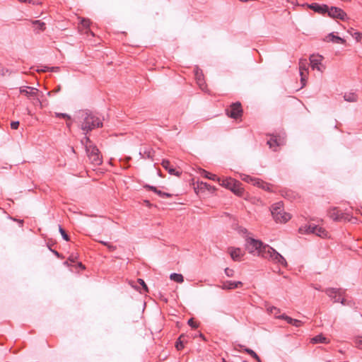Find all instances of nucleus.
I'll return each mask as SVG.
<instances>
[{"mask_svg": "<svg viewBox=\"0 0 362 362\" xmlns=\"http://www.w3.org/2000/svg\"><path fill=\"white\" fill-rule=\"evenodd\" d=\"M81 118L83 121L81 122V128L85 134L95 128L103 126L101 120L90 112H83Z\"/></svg>", "mask_w": 362, "mask_h": 362, "instance_id": "f257e3e1", "label": "nucleus"}, {"mask_svg": "<svg viewBox=\"0 0 362 362\" xmlns=\"http://www.w3.org/2000/svg\"><path fill=\"white\" fill-rule=\"evenodd\" d=\"M261 257L274 263L279 264L284 267L287 265L285 258L269 245H265L264 247H263Z\"/></svg>", "mask_w": 362, "mask_h": 362, "instance_id": "f03ea898", "label": "nucleus"}, {"mask_svg": "<svg viewBox=\"0 0 362 362\" xmlns=\"http://www.w3.org/2000/svg\"><path fill=\"white\" fill-rule=\"evenodd\" d=\"M20 93L25 95L34 106L42 107V104L40 98V90L31 86H23L20 88ZM42 95V93H41Z\"/></svg>", "mask_w": 362, "mask_h": 362, "instance_id": "7ed1b4c3", "label": "nucleus"}, {"mask_svg": "<svg viewBox=\"0 0 362 362\" xmlns=\"http://www.w3.org/2000/svg\"><path fill=\"white\" fill-rule=\"evenodd\" d=\"M219 184L239 197L243 194L244 189L242 187V183L238 180L231 177H223Z\"/></svg>", "mask_w": 362, "mask_h": 362, "instance_id": "20e7f679", "label": "nucleus"}, {"mask_svg": "<svg viewBox=\"0 0 362 362\" xmlns=\"http://www.w3.org/2000/svg\"><path fill=\"white\" fill-rule=\"evenodd\" d=\"M271 213L276 222L286 223L291 219V215L284 211L283 204L281 202L272 206Z\"/></svg>", "mask_w": 362, "mask_h": 362, "instance_id": "39448f33", "label": "nucleus"}, {"mask_svg": "<svg viewBox=\"0 0 362 362\" xmlns=\"http://www.w3.org/2000/svg\"><path fill=\"white\" fill-rule=\"evenodd\" d=\"M86 151L90 163L94 165H100L102 162V156L96 146L93 144H86Z\"/></svg>", "mask_w": 362, "mask_h": 362, "instance_id": "423d86ee", "label": "nucleus"}, {"mask_svg": "<svg viewBox=\"0 0 362 362\" xmlns=\"http://www.w3.org/2000/svg\"><path fill=\"white\" fill-rule=\"evenodd\" d=\"M265 245H266L261 240H256L252 238H248L246 239L245 246L250 253L261 256L262 251H263V247H264Z\"/></svg>", "mask_w": 362, "mask_h": 362, "instance_id": "0eeeda50", "label": "nucleus"}, {"mask_svg": "<svg viewBox=\"0 0 362 362\" xmlns=\"http://www.w3.org/2000/svg\"><path fill=\"white\" fill-rule=\"evenodd\" d=\"M226 115L231 118L238 119L243 115L242 105L240 102L232 103L228 108L226 110Z\"/></svg>", "mask_w": 362, "mask_h": 362, "instance_id": "6e6552de", "label": "nucleus"}, {"mask_svg": "<svg viewBox=\"0 0 362 362\" xmlns=\"http://www.w3.org/2000/svg\"><path fill=\"white\" fill-rule=\"evenodd\" d=\"M328 16L340 19L341 21H346L348 19L347 14L340 8L336 6H328V11L327 12Z\"/></svg>", "mask_w": 362, "mask_h": 362, "instance_id": "1a4fd4ad", "label": "nucleus"}, {"mask_svg": "<svg viewBox=\"0 0 362 362\" xmlns=\"http://www.w3.org/2000/svg\"><path fill=\"white\" fill-rule=\"evenodd\" d=\"M326 294L333 299L334 303H341L344 304V299L342 298V291L339 288H329L325 291Z\"/></svg>", "mask_w": 362, "mask_h": 362, "instance_id": "9d476101", "label": "nucleus"}, {"mask_svg": "<svg viewBox=\"0 0 362 362\" xmlns=\"http://www.w3.org/2000/svg\"><path fill=\"white\" fill-rule=\"evenodd\" d=\"M328 216L335 221H340L347 219V215L342 213L337 207H333L328 211Z\"/></svg>", "mask_w": 362, "mask_h": 362, "instance_id": "9b49d317", "label": "nucleus"}, {"mask_svg": "<svg viewBox=\"0 0 362 362\" xmlns=\"http://www.w3.org/2000/svg\"><path fill=\"white\" fill-rule=\"evenodd\" d=\"M308 7L313 10V11L322 15L327 14V12L328 11V6L326 4L313 3L310 4H308Z\"/></svg>", "mask_w": 362, "mask_h": 362, "instance_id": "f8f14e48", "label": "nucleus"}, {"mask_svg": "<svg viewBox=\"0 0 362 362\" xmlns=\"http://www.w3.org/2000/svg\"><path fill=\"white\" fill-rule=\"evenodd\" d=\"M228 251L233 261H240L244 255V252L239 247H228Z\"/></svg>", "mask_w": 362, "mask_h": 362, "instance_id": "ddd939ff", "label": "nucleus"}, {"mask_svg": "<svg viewBox=\"0 0 362 362\" xmlns=\"http://www.w3.org/2000/svg\"><path fill=\"white\" fill-rule=\"evenodd\" d=\"M162 166L172 175L179 177L181 175V172L177 170L171 165L170 162L168 160H163L161 163Z\"/></svg>", "mask_w": 362, "mask_h": 362, "instance_id": "4468645a", "label": "nucleus"}, {"mask_svg": "<svg viewBox=\"0 0 362 362\" xmlns=\"http://www.w3.org/2000/svg\"><path fill=\"white\" fill-rule=\"evenodd\" d=\"M242 286H243L242 281H226L223 282V284L221 287L222 289L232 290V289L239 288Z\"/></svg>", "mask_w": 362, "mask_h": 362, "instance_id": "2eb2a0df", "label": "nucleus"}, {"mask_svg": "<svg viewBox=\"0 0 362 362\" xmlns=\"http://www.w3.org/2000/svg\"><path fill=\"white\" fill-rule=\"evenodd\" d=\"M310 64L313 69H317L322 71L320 65L321 64L322 57L312 55L310 57Z\"/></svg>", "mask_w": 362, "mask_h": 362, "instance_id": "dca6fc26", "label": "nucleus"}, {"mask_svg": "<svg viewBox=\"0 0 362 362\" xmlns=\"http://www.w3.org/2000/svg\"><path fill=\"white\" fill-rule=\"evenodd\" d=\"M325 40L326 42H332L337 43V44H344L346 42L344 39H343L337 35H334V33H332L327 35L325 37Z\"/></svg>", "mask_w": 362, "mask_h": 362, "instance_id": "f3484780", "label": "nucleus"}, {"mask_svg": "<svg viewBox=\"0 0 362 362\" xmlns=\"http://www.w3.org/2000/svg\"><path fill=\"white\" fill-rule=\"evenodd\" d=\"M267 144L269 146V148H273L274 151H276V147L281 145L282 141H281V139L279 137L276 136H273L267 141Z\"/></svg>", "mask_w": 362, "mask_h": 362, "instance_id": "a211bd4d", "label": "nucleus"}, {"mask_svg": "<svg viewBox=\"0 0 362 362\" xmlns=\"http://www.w3.org/2000/svg\"><path fill=\"white\" fill-rule=\"evenodd\" d=\"M255 185L266 191H272V185L259 178L257 179V180H256Z\"/></svg>", "mask_w": 362, "mask_h": 362, "instance_id": "6ab92c4d", "label": "nucleus"}, {"mask_svg": "<svg viewBox=\"0 0 362 362\" xmlns=\"http://www.w3.org/2000/svg\"><path fill=\"white\" fill-rule=\"evenodd\" d=\"M201 175L204 177H206L209 180H214V181H217L218 183L221 182V177H217L216 175L215 174H212L205 170H203Z\"/></svg>", "mask_w": 362, "mask_h": 362, "instance_id": "aec40b11", "label": "nucleus"}, {"mask_svg": "<svg viewBox=\"0 0 362 362\" xmlns=\"http://www.w3.org/2000/svg\"><path fill=\"white\" fill-rule=\"evenodd\" d=\"M312 228L315 230V235L319 237L325 238L327 235V232L326 231V230L322 227L316 226L315 227H313Z\"/></svg>", "mask_w": 362, "mask_h": 362, "instance_id": "412c9836", "label": "nucleus"}, {"mask_svg": "<svg viewBox=\"0 0 362 362\" xmlns=\"http://www.w3.org/2000/svg\"><path fill=\"white\" fill-rule=\"evenodd\" d=\"M313 343H323V344H328L329 342V340L324 337L322 334H319L315 336L312 339Z\"/></svg>", "mask_w": 362, "mask_h": 362, "instance_id": "4be33fe9", "label": "nucleus"}, {"mask_svg": "<svg viewBox=\"0 0 362 362\" xmlns=\"http://www.w3.org/2000/svg\"><path fill=\"white\" fill-rule=\"evenodd\" d=\"M315 225H308L302 226L299 228V232L301 233H311L315 234V230L312 228L315 227Z\"/></svg>", "mask_w": 362, "mask_h": 362, "instance_id": "5701e85b", "label": "nucleus"}, {"mask_svg": "<svg viewBox=\"0 0 362 362\" xmlns=\"http://www.w3.org/2000/svg\"><path fill=\"white\" fill-rule=\"evenodd\" d=\"M185 336L184 334H181L177 339L175 343V348L177 350L180 351L184 348V344L186 342L185 340Z\"/></svg>", "mask_w": 362, "mask_h": 362, "instance_id": "b1692460", "label": "nucleus"}, {"mask_svg": "<svg viewBox=\"0 0 362 362\" xmlns=\"http://www.w3.org/2000/svg\"><path fill=\"white\" fill-rule=\"evenodd\" d=\"M344 98L347 102H356L358 96L355 93H347L344 94Z\"/></svg>", "mask_w": 362, "mask_h": 362, "instance_id": "393cba45", "label": "nucleus"}, {"mask_svg": "<svg viewBox=\"0 0 362 362\" xmlns=\"http://www.w3.org/2000/svg\"><path fill=\"white\" fill-rule=\"evenodd\" d=\"M309 64L305 59H300L299 61V71H305L307 72L308 71Z\"/></svg>", "mask_w": 362, "mask_h": 362, "instance_id": "a878e982", "label": "nucleus"}, {"mask_svg": "<svg viewBox=\"0 0 362 362\" xmlns=\"http://www.w3.org/2000/svg\"><path fill=\"white\" fill-rule=\"evenodd\" d=\"M33 24L35 26V30L37 31H44L46 28L45 23L40 21H34Z\"/></svg>", "mask_w": 362, "mask_h": 362, "instance_id": "bb28decb", "label": "nucleus"}, {"mask_svg": "<svg viewBox=\"0 0 362 362\" xmlns=\"http://www.w3.org/2000/svg\"><path fill=\"white\" fill-rule=\"evenodd\" d=\"M170 279L177 283H182L184 281V277L180 274L173 273L170 274Z\"/></svg>", "mask_w": 362, "mask_h": 362, "instance_id": "cd10ccee", "label": "nucleus"}, {"mask_svg": "<svg viewBox=\"0 0 362 362\" xmlns=\"http://www.w3.org/2000/svg\"><path fill=\"white\" fill-rule=\"evenodd\" d=\"M195 76H196L197 84L199 86V87L202 89H204V79L202 77L203 76L202 74H199L198 71H197L195 74Z\"/></svg>", "mask_w": 362, "mask_h": 362, "instance_id": "c85d7f7f", "label": "nucleus"}, {"mask_svg": "<svg viewBox=\"0 0 362 362\" xmlns=\"http://www.w3.org/2000/svg\"><path fill=\"white\" fill-rule=\"evenodd\" d=\"M267 310L268 313L274 315L276 317L278 316L277 315L281 312L279 308L274 306L267 307Z\"/></svg>", "mask_w": 362, "mask_h": 362, "instance_id": "c756f323", "label": "nucleus"}, {"mask_svg": "<svg viewBox=\"0 0 362 362\" xmlns=\"http://www.w3.org/2000/svg\"><path fill=\"white\" fill-rule=\"evenodd\" d=\"M258 178H255V177H252L250 175H245L243 177H242V180L246 182H248V183H252L253 185H255V182H256V180H257Z\"/></svg>", "mask_w": 362, "mask_h": 362, "instance_id": "7c9ffc66", "label": "nucleus"}, {"mask_svg": "<svg viewBox=\"0 0 362 362\" xmlns=\"http://www.w3.org/2000/svg\"><path fill=\"white\" fill-rule=\"evenodd\" d=\"M146 188L154 192L156 194H157L158 196L163 198V192L158 189L156 187L146 185Z\"/></svg>", "mask_w": 362, "mask_h": 362, "instance_id": "2f4dec72", "label": "nucleus"}, {"mask_svg": "<svg viewBox=\"0 0 362 362\" xmlns=\"http://www.w3.org/2000/svg\"><path fill=\"white\" fill-rule=\"evenodd\" d=\"M276 318H279V319H282V320H286L288 324H291L293 322V320L292 317L285 315V314H283V315H281L279 316H277Z\"/></svg>", "mask_w": 362, "mask_h": 362, "instance_id": "473e14b6", "label": "nucleus"}, {"mask_svg": "<svg viewBox=\"0 0 362 362\" xmlns=\"http://www.w3.org/2000/svg\"><path fill=\"white\" fill-rule=\"evenodd\" d=\"M244 351L251 356L253 358H257L259 356L251 349L245 348Z\"/></svg>", "mask_w": 362, "mask_h": 362, "instance_id": "72a5a7b5", "label": "nucleus"}, {"mask_svg": "<svg viewBox=\"0 0 362 362\" xmlns=\"http://www.w3.org/2000/svg\"><path fill=\"white\" fill-rule=\"evenodd\" d=\"M59 230L63 239L65 240L66 241H69V237L66 234V231L62 228L61 226H59Z\"/></svg>", "mask_w": 362, "mask_h": 362, "instance_id": "f704fd0d", "label": "nucleus"}, {"mask_svg": "<svg viewBox=\"0 0 362 362\" xmlns=\"http://www.w3.org/2000/svg\"><path fill=\"white\" fill-rule=\"evenodd\" d=\"M55 116L57 117H60V118H64V119H66L68 120H71V116L66 113L55 112Z\"/></svg>", "mask_w": 362, "mask_h": 362, "instance_id": "c9c22d12", "label": "nucleus"}, {"mask_svg": "<svg viewBox=\"0 0 362 362\" xmlns=\"http://www.w3.org/2000/svg\"><path fill=\"white\" fill-rule=\"evenodd\" d=\"M308 74V71L307 72H305V71H300V81L303 84V86H305V78H306V76L307 74Z\"/></svg>", "mask_w": 362, "mask_h": 362, "instance_id": "e433bc0d", "label": "nucleus"}, {"mask_svg": "<svg viewBox=\"0 0 362 362\" xmlns=\"http://www.w3.org/2000/svg\"><path fill=\"white\" fill-rule=\"evenodd\" d=\"M138 283L142 286L143 289L145 292H148V288L144 281L141 279H138L137 280Z\"/></svg>", "mask_w": 362, "mask_h": 362, "instance_id": "4c0bfd02", "label": "nucleus"}, {"mask_svg": "<svg viewBox=\"0 0 362 362\" xmlns=\"http://www.w3.org/2000/svg\"><path fill=\"white\" fill-rule=\"evenodd\" d=\"M225 274L228 277H233L234 276L235 272L232 269L226 268L225 269Z\"/></svg>", "mask_w": 362, "mask_h": 362, "instance_id": "58836bf2", "label": "nucleus"}, {"mask_svg": "<svg viewBox=\"0 0 362 362\" xmlns=\"http://www.w3.org/2000/svg\"><path fill=\"white\" fill-rule=\"evenodd\" d=\"M187 324L192 328L198 327V324L194 320L193 318H190L188 320Z\"/></svg>", "mask_w": 362, "mask_h": 362, "instance_id": "ea45409f", "label": "nucleus"}, {"mask_svg": "<svg viewBox=\"0 0 362 362\" xmlns=\"http://www.w3.org/2000/svg\"><path fill=\"white\" fill-rule=\"evenodd\" d=\"M355 345L358 349H362V337L356 339Z\"/></svg>", "mask_w": 362, "mask_h": 362, "instance_id": "a19ab883", "label": "nucleus"}, {"mask_svg": "<svg viewBox=\"0 0 362 362\" xmlns=\"http://www.w3.org/2000/svg\"><path fill=\"white\" fill-rule=\"evenodd\" d=\"M81 23L86 28H88L90 26V21L88 19H82Z\"/></svg>", "mask_w": 362, "mask_h": 362, "instance_id": "79ce46f5", "label": "nucleus"}, {"mask_svg": "<svg viewBox=\"0 0 362 362\" xmlns=\"http://www.w3.org/2000/svg\"><path fill=\"white\" fill-rule=\"evenodd\" d=\"M81 143L83 144V145H86V144H93L91 141L90 140L89 137L86 136L82 140H81Z\"/></svg>", "mask_w": 362, "mask_h": 362, "instance_id": "37998d69", "label": "nucleus"}, {"mask_svg": "<svg viewBox=\"0 0 362 362\" xmlns=\"http://www.w3.org/2000/svg\"><path fill=\"white\" fill-rule=\"evenodd\" d=\"M291 325L296 327H299L303 325V322L300 320L294 319L293 322L291 323Z\"/></svg>", "mask_w": 362, "mask_h": 362, "instance_id": "c03bdc74", "label": "nucleus"}, {"mask_svg": "<svg viewBox=\"0 0 362 362\" xmlns=\"http://www.w3.org/2000/svg\"><path fill=\"white\" fill-rule=\"evenodd\" d=\"M78 259V256L77 255H74V254H71L69 258H68V261H70L71 262H75L76 261V259Z\"/></svg>", "mask_w": 362, "mask_h": 362, "instance_id": "a18cd8bd", "label": "nucleus"}, {"mask_svg": "<svg viewBox=\"0 0 362 362\" xmlns=\"http://www.w3.org/2000/svg\"><path fill=\"white\" fill-rule=\"evenodd\" d=\"M19 127V122L18 121H14L11 123V127L13 129H17Z\"/></svg>", "mask_w": 362, "mask_h": 362, "instance_id": "49530a36", "label": "nucleus"}, {"mask_svg": "<svg viewBox=\"0 0 362 362\" xmlns=\"http://www.w3.org/2000/svg\"><path fill=\"white\" fill-rule=\"evenodd\" d=\"M106 247H107L110 252H113L117 249V247L115 245H113L110 243H109Z\"/></svg>", "mask_w": 362, "mask_h": 362, "instance_id": "de8ad7c7", "label": "nucleus"}, {"mask_svg": "<svg viewBox=\"0 0 362 362\" xmlns=\"http://www.w3.org/2000/svg\"><path fill=\"white\" fill-rule=\"evenodd\" d=\"M172 194L168 192H163V198H170L172 197Z\"/></svg>", "mask_w": 362, "mask_h": 362, "instance_id": "09e8293b", "label": "nucleus"}, {"mask_svg": "<svg viewBox=\"0 0 362 362\" xmlns=\"http://www.w3.org/2000/svg\"><path fill=\"white\" fill-rule=\"evenodd\" d=\"M77 267L81 268V269H85V266L81 262H78L77 264Z\"/></svg>", "mask_w": 362, "mask_h": 362, "instance_id": "8fccbe9b", "label": "nucleus"}, {"mask_svg": "<svg viewBox=\"0 0 362 362\" xmlns=\"http://www.w3.org/2000/svg\"><path fill=\"white\" fill-rule=\"evenodd\" d=\"M51 251L57 257H61V254H59L57 251L51 250Z\"/></svg>", "mask_w": 362, "mask_h": 362, "instance_id": "3c124183", "label": "nucleus"}, {"mask_svg": "<svg viewBox=\"0 0 362 362\" xmlns=\"http://www.w3.org/2000/svg\"><path fill=\"white\" fill-rule=\"evenodd\" d=\"M98 242L101 243L102 245H103L105 246H107L109 244L108 242H105V241H103V240H98Z\"/></svg>", "mask_w": 362, "mask_h": 362, "instance_id": "603ef678", "label": "nucleus"}, {"mask_svg": "<svg viewBox=\"0 0 362 362\" xmlns=\"http://www.w3.org/2000/svg\"><path fill=\"white\" fill-rule=\"evenodd\" d=\"M201 185H204V187L205 188L208 189H209V187H211V186H210L209 185H208L207 183H206V182H205V183L202 182V183H201Z\"/></svg>", "mask_w": 362, "mask_h": 362, "instance_id": "864d4df0", "label": "nucleus"}, {"mask_svg": "<svg viewBox=\"0 0 362 362\" xmlns=\"http://www.w3.org/2000/svg\"><path fill=\"white\" fill-rule=\"evenodd\" d=\"M59 68L58 66H53V67H51L50 68V71H55L57 70H58Z\"/></svg>", "mask_w": 362, "mask_h": 362, "instance_id": "5fc2aeb1", "label": "nucleus"}, {"mask_svg": "<svg viewBox=\"0 0 362 362\" xmlns=\"http://www.w3.org/2000/svg\"><path fill=\"white\" fill-rule=\"evenodd\" d=\"M199 337L200 338H202L203 340H204V341L206 340V338H205L204 335L202 333H201V332H200V333L199 334Z\"/></svg>", "mask_w": 362, "mask_h": 362, "instance_id": "6e6d98bb", "label": "nucleus"}, {"mask_svg": "<svg viewBox=\"0 0 362 362\" xmlns=\"http://www.w3.org/2000/svg\"><path fill=\"white\" fill-rule=\"evenodd\" d=\"M27 2L28 4H35V1L34 0H28Z\"/></svg>", "mask_w": 362, "mask_h": 362, "instance_id": "4d7b16f0", "label": "nucleus"}, {"mask_svg": "<svg viewBox=\"0 0 362 362\" xmlns=\"http://www.w3.org/2000/svg\"><path fill=\"white\" fill-rule=\"evenodd\" d=\"M358 40H362V34H361V33H358Z\"/></svg>", "mask_w": 362, "mask_h": 362, "instance_id": "13d9d810", "label": "nucleus"}, {"mask_svg": "<svg viewBox=\"0 0 362 362\" xmlns=\"http://www.w3.org/2000/svg\"><path fill=\"white\" fill-rule=\"evenodd\" d=\"M71 124H72V123H71V122H66V126H67L69 128H70V127H71Z\"/></svg>", "mask_w": 362, "mask_h": 362, "instance_id": "bf43d9fd", "label": "nucleus"}, {"mask_svg": "<svg viewBox=\"0 0 362 362\" xmlns=\"http://www.w3.org/2000/svg\"><path fill=\"white\" fill-rule=\"evenodd\" d=\"M60 89H61V87H60V86H59L55 89V90H54V91H55L56 93H57V92H59V91L60 90Z\"/></svg>", "mask_w": 362, "mask_h": 362, "instance_id": "052dcab7", "label": "nucleus"}, {"mask_svg": "<svg viewBox=\"0 0 362 362\" xmlns=\"http://www.w3.org/2000/svg\"><path fill=\"white\" fill-rule=\"evenodd\" d=\"M255 360L257 361V362H262L260 358L258 356L257 358H255Z\"/></svg>", "mask_w": 362, "mask_h": 362, "instance_id": "680f3d73", "label": "nucleus"}, {"mask_svg": "<svg viewBox=\"0 0 362 362\" xmlns=\"http://www.w3.org/2000/svg\"><path fill=\"white\" fill-rule=\"evenodd\" d=\"M21 2H27L28 0H18Z\"/></svg>", "mask_w": 362, "mask_h": 362, "instance_id": "e2e57ef3", "label": "nucleus"}, {"mask_svg": "<svg viewBox=\"0 0 362 362\" xmlns=\"http://www.w3.org/2000/svg\"><path fill=\"white\" fill-rule=\"evenodd\" d=\"M64 264L65 265H66V266H69V265L67 261H66V262H65Z\"/></svg>", "mask_w": 362, "mask_h": 362, "instance_id": "0e129e2a", "label": "nucleus"}, {"mask_svg": "<svg viewBox=\"0 0 362 362\" xmlns=\"http://www.w3.org/2000/svg\"><path fill=\"white\" fill-rule=\"evenodd\" d=\"M27 110H28V115H31L30 111L28 109H27Z\"/></svg>", "mask_w": 362, "mask_h": 362, "instance_id": "69168bd1", "label": "nucleus"}, {"mask_svg": "<svg viewBox=\"0 0 362 362\" xmlns=\"http://www.w3.org/2000/svg\"><path fill=\"white\" fill-rule=\"evenodd\" d=\"M90 33L92 35H94V34L93 33V32H91L90 30H89Z\"/></svg>", "mask_w": 362, "mask_h": 362, "instance_id": "338daca9", "label": "nucleus"}, {"mask_svg": "<svg viewBox=\"0 0 362 362\" xmlns=\"http://www.w3.org/2000/svg\"><path fill=\"white\" fill-rule=\"evenodd\" d=\"M222 362H226L224 358H223Z\"/></svg>", "mask_w": 362, "mask_h": 362, "instance_id": "774afa93", "label": "nucleus"}]
</instances>
